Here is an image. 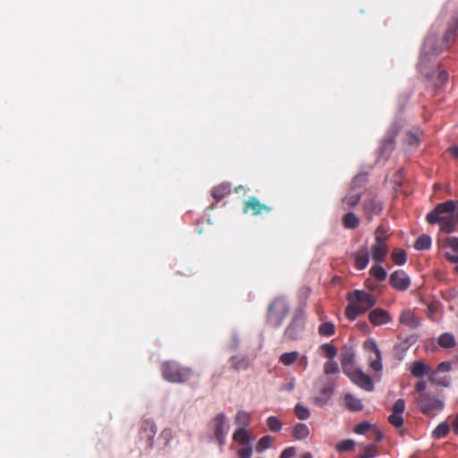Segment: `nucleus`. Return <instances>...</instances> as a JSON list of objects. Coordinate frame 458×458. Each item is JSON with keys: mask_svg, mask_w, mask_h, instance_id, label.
Returning a JSON list of instances; mask_svg holds the SVG:
<instances>
[{"mask_svg": "<svg viewBox=\"0 0 458 458\" xmlns=\"http://www.w3.org/2000/svg\"><path fill=\"white\" fill-rule=\"evenodd\" d=\"M426 220L429 225H438L440 231L451 233L456 230L458 225V209L454 200L439 203L428 213Z\"/></svg>", "mask_w": 458, "mask_h": 458, "instance_id": "1", "label": "nucleus"}, {"mask_svg": "<svg viewBox=\"0 0 458 458\" xmlns=\"http://www.w3.org/2000/svg\"><path fill=\"white\" fill-rule=\"evenodd\" d=\"M348 305L345 309L346 318L353 321L377 303V298L361 290H354L348 293Z\"/></svg>", "mask_w": 458, "mask_h": 458, "instance_id": "2", "label": "nucleus"}, {"mask_svg": "<svg viewBox=\"0 0 458 458\" xmlns=\"http://www.w3.org/2000/svg\"><path fill=\"white\" fill-rule=\"evenodd\" d=\"M161 373L165 380L174 384L187 383L193 376L190 367L182 366L174 360L164 361L161 365Z\"/></svg>", "mask_w": 458, "mask_h": 458, "instance_id": "3", "label": "nucleus"}, {"mask_svg": "<svg viewBox=\"0 0 458 458\" xmlns=\"http://www.w3.org/2000/svg\"><path fill=\"white\" fill-rule=\"evenodd\" d=\"M289 310V305L284 298H276L267 309V323L274 327H279L286 318Z\"/></svg>", "mask_w": 458, "mask_h": 458, "instance_id": "4", "label": "nucleus"}, {"mask_svg": "<svg viewBox=\"0 0 458 458\" xmlns=\"http://www.w3.org/2000/svg\"><path fill=\"white\" fill-rule=\"evenodd\" d=\"M438 55L437 48V39L433 37H428L425 39L421 48L419 67L420 72L428 78L433 75L427 70L428 64Z\"/></svg>", "mask_w": 458, "mask_h": 458, "instance_id": "5", "label": "nucleus"}, {"mask_svg": "<svg viewBox=\"0 0 458 458\" xmlns=\"http://www.w3.org/2000/svg\"><path fill=\"white\" fill-rule=\"evenodd\" d=\"M208 428L213 433V437L218 445L223 446L225 444V437L229 431L226 415L223 412L218 413L208 422Z\"/></svg>", "mask_w": 458, "mask_h": 458, "instance_id": "6", "label": "nucleus"}, {"mask_svg": "<svg viewBox=\"0 0 458 458\" xmlns=\"http://www.w3.org/2000/svg\"><path fill=\"white\" fill-rule=\"evenodd\" d=\"M440 253L449 262L454 264V271L458 272V238L441 237L438 240Z\"/></svg>", "mask_w": 458, "mask_h": 458, "instance_id": "7", "label": "nucleus"}, {"mask_svg": "<svg viewBox=\"0 0 458 458\" xmlns=\"http://www.w3.org/2000/svg\"><path fill=\"white\" fill-rule=\"evenodd\" d=\"M420 411L427 416L433 417L443 409V403L430 394H420L417 398Z\"/></svg>", "mask_w": 458, "mask_h": 458, "instance_id": "8", "label": "nucleus"}, {"mask_svg": "<svg viewBox=\"0 0 458 458\" xmlns=\"http://www.w3.org/2000/svg\"><path fill=\"white\" fill-rule=\"evenodd\" d=\"M305 317L302 310H296L291 323L284 330V336L290 340L298 339L304 329Z\"/></svg>", "mask_w": 458, "mask_h": 458, "instance_id": "9", "label": "nucleus"}, {"mask_svg": "<svg viewBox=\"0 0 458 458\" xmlns=\"http://www.w3.org/2000/svg\"><path fill=\"white\" fill-rule=\"evenodd\" d=\"M157 434V426L153 420L143 419L140 427L139 436L140 440H145L146 447H153L154 437Z\"/></svg>", "mask_w": 458, "mask_h": 458, "instance_id": "10", "label": "nucleus"}, {"mask_svg": "<svg viewBox=\"0 0 458 458\" xmlns=\"http://www.w3.org/2000/svg\"><path fill=\"white\" fill-rule=\"evenodd\" d=\"M271 206L261 203L256 197H250L243 204L242 212L244 214L250 213L252 216H259L263 213L271 212Z\"/></svg>", "mask_w": 458, "mask_h": 458, "instance_id": "11", "label": "nucleus"}, {"mask_svg": "<svg viewBox=\"0 0 458 458\" xmlns=\"http://www.w3.org/2000/svg\"><path fill=\"white\" fill-rule=\"evenodd\" d=\"M390 285L401 292L406 291L411 285V279L403 270H396L390 275Z\"/></svg>", "mask_w": 458, "mask_h": 458, "instance_id": "12", "label": "nucleus"}, {"mask_svg": "<svg viewBox=\"0 0 458 458\" xmlns=\"http://www.w3.org/2000/svg\"><path fill=\"white\" fill-rule=\"evenodd\" d=\"M405 410V401L397 399L393 405L392 413L388 417V421L394 428H401L403 425V413Z\"/></svg>", "mask_w": 458, "mask_h": 458, "instance_id": "13", "label": "nucleus"}, {"mask_svg": "<svg viewBox=\"0 0 458 458\" xmlns=\"http://www.w3.org/2000/svg\"><path fill=\"white\" fill-rule=\"evenodd\" d=\"M351 380L366 391H372L374 388L372 379L361 369L354 370V374H352Z\"/></svg>", "mask_w": 458, "mask_h": 458, "instance_id": "14", "label": "nucleus"}, {"mask_svg": "<svg viewBox=\"0 0 458 458\" xmlns=\"http://www.w3.org/2000/svg\"><path fill=\"white\" fill-rule=\"evenodd\" d=\"M369 320L373 326H382L391 321V317L386 310L376 308L369 314Z\"/></svg>", "mask_w": 458, "mask_h": 458, "instance_id": "15", "label": "nucleus"}, {"mask_svg": "<svg viewBox=\"0 0 458 458\" xmlns=\"http://www.w3.org/2000/svg\"><path fill=\"white\" fill-rule=\"evenodd\" d=\"M352 257L355 268L357 270H363L369 262V250L366 245H363L352 254Z\"/></svg>", "mask_w": 458, "mask_h": 458, "instance_id": "16", "label": "nucleus"}, {"mask_svg": "<svg viewBox=\"0 0 458 458\" xmlns=\"http://www.w3.org/2000/svg\"><path fill=\"white\" fill-rule=\"evenodd\" d=\"M366 346H369V350L374 352V358L369 357V366L370 368L375 370L376 372H379L382 370V356L381 352L376 344L375 341L371 340L369 343H366Z\"/></svg>", "mask_w": 458, "mask_h": 458, "instance_id": "17", "label": "nucleus"}, {"mask_svg": "<svg viewBox=\"0 0 458 458\" xmlns=\"http://www.w3.org/2000/svg\"><path fill=\"white\" fill-rule=\"evenodd\" d=\"M399 322L411 329H415L420 325L419 318L411 310H405L401 313Z\"/></svg>", "mask_w": 458, "mask_h": 458, "instance_id": "18", "label": "nucleus"}, {"mask_svg": "<svg viewBox=\"0 0 458 458\" xmlns=\"http://www.w3.org/2000/svg\"><path fill=\"white\" fill-rule=\"evenodd\" d=\"M388 251L389 249L387 244L374 243L371 248L373 260L377 264L383 263L388 254Z\"/></svg>", "mask_w": 458, "mask_h": 458, "instance_id": "19", "label": "nucleus"}, {"mask_svg": "<svg viewBox=\"0 0 458 458\" xmlns=\"http://www.w3.org/2000/svg\"><path fill=\"white\" fill-rule=\"evenodd\" d=\"M363 207L369 219H370L375 215H378L383 208L382 203L376 199L364 200Z\"/></svg>", "mask_w": 458, "mask_h": 458, "instance_id": "20", "label": "nucleus"}, {"mask_svg": "<svg viewBox=\"0 0 458 458\" xmlns=\"http://www.w3.org/2000/svg\"><path fill=\"white\" fill-rule=\"evenodd\" d=\"M395 132L387 135L381 142L379 147V153L383 157H387L394 148Z\"/></svg>", "mask_w": 458, "mask_h": 458, "instance_id": "21", "label": "nucleus"}, {"mask_svg": "<svg viewBox=\"0 0 458 458\" xmlns=\"http://www.w3.org/2000/svg\"><path fill=\"white\" fill-rule=\"evenodd\" d=\"M231 368L234 370H246L250 366V360L244 355H234L230 359Z\"/></svg>", "mask_w": 458, "mask_h": 458, "instance_id": "22", "label": "nucleus"}, {"mask_svg": "<svg viewBox=\"0 0 458 458\" xmlns=\"http://www.w3.org/2000/svg\"><path fill=\"white\" fill-rule=\"evenodd\" d=\"M231 192V185L229 183H221L213 187L211 194L216 201H220Z\"/></svg>", "mask_w": 458, "mask_h": 458, "instance_id": "23", "label": "nucleus"}, {"mask_svg": "<svg viewBox=\"0 0 458 458\" xmlns=\"http://www.w3.org/2000/svg\"><path fill=\"white\" fill-rule=\"evenodd\" d=\"M361 199V193L352 191L345 197L343 198L342 203L344 208H351L355 207Z\"/></svg>", "mask_w": 458, "mask_h": 458, "instance_id": "24", "label": "nucleus"}, {"mask_svg": "<svg viewBox=\"0 0 458 458\" xmlns=\"http://www.w3.org/2000/svg\"><path fill=\"white\" fill-rule=\"evenodd\" d=\"M343 225L347 229H355L360 225V218L352 212L346 213L342 219Z\"/></svg>", "mask_w": 458, "mask_h": 458, "instance_id": "25", "label": "nucleus"}, {"mask_svg": "<svg viewBox=\"0 0 458 458\" xmlns=\"http://www.w3.org/2000/svg\"><path fill=\"white\" fill-rule=\"evenodd\" d=\"M430 367L420 361H415L412 364L411 372L414 377H421L430 373Z\"/></svg>", "mask_w": 458, "mask_h": 458, "instance_id": "26", "label": "nucleus"}, {"mask_svg": "<svg viewBox=\"0 0 458 458\" xmlns=\"http://www.w3.org/2000/svg\"><path fill=\"white\" fill-rule=\"evenodd\" d=\"M293 435L298 440L306 439L310 435V429L304 423H297L293 428Z\"/></svg>", "mask_w": 458, "mask_h": 458, "instance_id": "27", "label": "nucleus"}, {"mask_svg": "<svg viewBox=\"0 0 458 458\" xmlns=\"http://www.w3.org/2000/svg\"><path fill=\"white\" fill-rule=\"evenodd\" d=\"M345 404L350 411H361L363 405L360 399L356 398L352 394H346L344 397Z\"/></svg>", "mask_w": 458, "mask_h": 458, "instance_id": "28", "label": "nucleus"}, {"mask_svg": "<svg viewBox=\"0 0 458 458\" xmlns=\"http://www.w3.org/2000/svg\"><path fill=\"white\" fill-rule=\"evenodd\" d=\"M369 275L378 282H383L387 277V273L386 269L380 264L377 263L370 267Z\"/></svg>", "mask_w": 458, "mask_h": 458, "instance_id": "29", "label": "nucleus"}, {"mask_svg": "<svg viewBox=\"0 0 458 458\" xmlns=\"http://www.w3.org/2000/svg\"><path fill=\"white\" fill-rule=\"evenodd\" d=\"M391 259L395 265L403 266L406 263L407 253L403 249L395 248L391 253Z\"/></svg>", "mask_w": 458, "mask_h": 458, "instance_id": "30", "label": "nucleus"}, {"mask_svg": "<svg viewBox=\"0 0 458 458\" xmlns=\"http://www.w3.org/2000/svg\"><path fill=\"white\" fill-rule=\"evenodd\" d=\"M437 343L441 347L448 349L455 345V338L450 333H444L438 337Z\"/></svg>", "mask_w": 458, "mask_h": 458, "instance_id": "31", "label": "nucleus"}, {"mask_svg": "<svg viewBox=\"0 0 458 458\" xmlns=\"http://www.w3.org/2000/svg\"><path fill=\"white\" fill-rule=\"evenodd\" d=\"M233 438L235 442L241 444V445H249L250 443V436L248 431L243 428H240L233 433Z\"/></svg>", "mask_w": 458, "mask_h": 458, "instance_id": "32", "label": "nucleus"}, {"mask_svg": "<svg viewBox=\"0 0 458 458\" xmlns=\"http://www.w3.org/2000/svg\"><path fill=\"white\" fill-rule=\"evenodd\" d=\"M299 359V352L297 351L284 352L279 357V362L284 366H291Z\"/></svg>", "mask_w": 458, "mask_h": 458, "instance_id": "33", "label": "nucleus"}, {"mask_svg": "<svg viewBox=\"0 0 458 458\" xmlns=\"http://www.w3.org/2000/svg\"><path fill=\"white\" fill-rule=\"evenodd\" d=\"M450 431V425L447 422L440 423L432 432L435 439H440L447 436Z\"/></svg>", "mask_w": 458, "mask_h": 458, "instance_id": "34", "label": "nucleus"}, {"mask_svg": "<svg viewBox=\"0 0 458 458\" xmlns=\"http://www.w3.org/2000/svg\"><path fill=\"white\" fill-rule=\"evenodd\" d=\"M431 246V238L427 234L420 235L414 243V248L418 250H428Z\"/></svg>", "mask_w": 458, "mask_h": 458, "instance_id": "35", "label": "nucleus"}, {"mask_svg": "<svg viewBox=\"0 0 458 458\" xmlns=\"http://www.w3.org/2000/svg\"><path fill=\"white\" fill-rule=\"evenodd\" d=\"M368 182V174H357L351 182L350 188L351 191H356L359 188L365 186Z\"/></svg>", "mask_w": 458, "mask_h": 458, "instance_id": "36", "label": "nucleus"}, {"mask_svg": "<svg viewBox=\"0 0 458 458\" xmlns=\"http://www.w3.org/2000/svg\"><path fill=\"white\" fill-rule=\"evenodd\" d=\"M389 237L388 230L383 225H379L375 231V243L386 244Z\"/></svg>", "mask_w": 458, "mask_h": 458, "instance_id": "37", "label": "nucleus"}, {"mask_svg": "<svg viewBox=\"0 0 458 458\" xmlns=\"http://www.w3.org/2000/svg\"><path fill=\"white\" fill-rule=\"evenodd\" d=\"M250 416L245 411H239L235 416V424L241 426V428H245L250 425Z\"/></svg>", "mask_w": 458, "mask_h": 458, "instance_id": "38", "label": "nucleus"}, {"mask_svg": "<svg viewBox=\"0 0 458 458\" xmlns=\"http://www.w3.org/2000/svg\"><path fill=\"white\" fill-rule=\"evenodd\" d=\"M318 333L323 336H331L335 333V325L331 322H325L318 327Z\"/></svg>", "mask_w": 458, "mask_h": 458, "instance_id": "39", "label": "nucleus"}, {"mask_svg": "<svg viewBox=\"0 0 458 458\" xmlns=\"http://www.w3.org/2000/svg\"><path fill=\"white\" fill-rule=\"evenodd\" d=\"M438 371H432L429 373V380L438 386H447L449 384V380L446 377H439Z\"/></svg>", "mask_w": 458, "mask_h": 458, "instance_id": "40", "label": "nucleus"}, {"mask_svg": "<svg viewBox=\"0 0 458 458\" xmlns=\"http://www.w3.org/2000/svg\"><path fill=\"white\" fill-rule=\"evenodd\" d=\"M267 425L272 432H278L282 428V423L276 416L268 417L267 420Z\"/></svg>", "mask_w": 458, "mask_h": 458, "instance_id": "41", "label": "nucleus"}, {"mask_svg": "<svg viewBox=\"0 0 458 458\" xmlns=\"http://www.w3.org/2000/svg\"><path fill=\"white\" fill-rule=\"evenodd\" d=\"M294 412L296 417L301 420L309 419L310 415V410L300 403L296 404L294 408Z\"/></svg>", "mask_w": 458, "mask_h": 458, "instance_id": "42", "label": "nucleus"}, {"mask_svg": "<svg viewBox=\"0 0 458 458\" xmlns=\"http://www.w3.org/2000/svg\"><path fill=\"white\" fill-rule=\"evenodd\" d=\"M320 349L323 351L324 352V356L328 358V359H333L336 356L337 354V349L335 346H334L333 344H323L321 346H320Z\"/></svg>", "mask_w": 458, "mask_h": 458, "instance_id": "43", "label": "nucleus"}, {"mask_svg": "<svg viewBox=\"0 0 458 458\" xmlns=\"http://www.w3.org/2000/svg\"><path fill=\"white\" fill-rule=\"evenodd\" d=\"M355 446V442L352 439H346L339 442L336 445V450L338 452H349L352 451Z\"/></svg>", "mask_w": 458, "mask_h": 458, "instance_id": "44", "label": "nucleus"}, {"mask_svg": "<svg viewBox=\"0 0 458 458\" xmlns=\"http://www.w3.org/2000/svg\"><path fill=\"white\" fill-rule=\"evenodd\" d=\"M339 370L338 365L334 360H328L324 364V372L325 374H335Z\"/></svg>", "mask_w": 458, "mask_h": 458, "instance_id": "45", "label": "nucleus"}, {"mask_svg": "<svg viewBox=\"0 0 458 458\" xmlns=\"http://www.w3.org/2000/svg\"><path fill=\"white\" fill-rule=\"evenodd\" d=\"M270 445H271V437L269 436H265L259 440L256 448L259 452H260V451H263V450L268 448L270 446Z\"/></svg>", "mask_w": 458, "mask_h": 458, "instance_id": "46", "label": "nucleus"}, {"mask_svg": "<svg viewBox=\"0 0 458 458\" xmlns=\"http://www.w3.org/2000/svg\"><path fill=\"white\" fill-rule=\"evenodd\" d=\"M448 79V73L445 71H440L437 72V77L435 81V87L437 89H440L442 85H444Z\"/></svg>", "mask_w": 458, "mask_h": 458, "instance_id": "47", "label": "nucleus"}, {"mask_svg": "<svg viewBox=\"0 0 458 458\" xmlns=\"http://www.w3.org/2000/svg\"><path fill=\"white\" fill-rule=\"evenodd\" d=\"M335 385L333 381L328 382L327 386H325L321 390L320 394L325 397V402L329 399V397L334 393Z\"/></svg>", "mask_w": 458, "mask_h": 458, "instance_id": "48", "label": "nucleus"}, {"mask_svg": "<svg viewBox=\"0 0 458 458\" xmlns=\"http://www.w3.org/2000/svg\"><path fill=\"white\" fill-rule=\"evenodd\" d=\"M353 360H354V357H353L352 354H351V353L344 354L343 356L342 360H341V364H342L343 370H347L348 369V366L350 364H352Z\"/></svg>", "mask_w": 458, "mask_h": 458, "instance_id": "49", "label": "nucleus"}, {"mask_svg": "<svg viewBox=\"0 0 458 458\" xmlns=\"http://www.w3.org/2000/svg\"><path fill=\"white\" fill-rule=\"evenodd\" d=\"M365 454L362 456H368V458H373L377 454V448L375 445H369L364 449Z\"/></svg>", "mask_w": 458, "mask_h": 458, "instance_id": "50", "label": "nucleus"}, {"mask_svg": "<svg viewBox=\"0 0 458 458\" xmlns=\"http://www.w3.org/2000/svg\"><path fill=\"white\" fill-rule=\"evenodd\" d=\"M370 428V424L367 421H363L359 423L354 428V432L356 434H365Z\"/></svg>", "mask_w": 458, "mask_h": 458, "instance_id": "51", "label": "nucleus"}, {"mask_svg": "<svg viewBox=\"0 0 458 458\" xmlns=\"http://www.w3.org/2000/svg\"><path fill=\"white\" fill-rule=\"evenodd\" d=\"M438 310V303L437 302H430L427 307V313L429 318L434 319L435 314Z\"/></svg>", "mask_w": 458, "mask_h": 458, "instance_id": "52", "label": "nucleus"}, {"mask_svg": "<svg viewBox=\"0 0 458 458\" xmlns=\"http://www.w3.org/2000/svg\"><path fill=\"white\" fill-rule=\"evenodd\" d=\"M251 454L252 448L250 445L242 447L238 450L239 458H250Z\"/></svg>", "mask_w": 458, "mask_h": 458, "instance_id": "53", "label": "nucleus"}, {"mask_svg": "<svg viewBox=\"0 0 458 458\" xmlns=\"http://www.w3.org/2000/svg\"><path fill=\"white\" fill-rule=\"evenodd\" d=\"M295 454H296L295 448L288 447L281 453L280 458H293L295 456Z\"/></svg>", "mask_w": 458, "mask_h": 458, "instance_id": "54", "label": "nucleus"}, {"mask_svg": "<svg viewBox=\"0 0 458 458\" xmlns=\"http://www.w3.org/2000/svg\"><path fill=\"white\" fill-rule=\"evenodd\" d=\"M451 363L449 361H442L438 364L437 369L435 371L440 372H448L451 370Z\"/></svg>", "mask_w": 458, "mask_h": 458, "instance_id": "55", "label": "nucleus"}, {"mask_svg": "<svg viewBox=\"0 0 458 458\" xmlns=\"http://www.w3.org/2000/svg\"><path fill=\"white\" fill-rule=\"evenodd\" d=\"M296 362L298 363V366L301 367L302 369H306L309 364L308 357L306 355L299 354V359L297 360Z\"/></svg>", "mask_w": 458, "mask_h": 458, "instance_id": "56", "label": "nucleus"}, {"mask_svg": "<svg viewBox=\"0 0 458 458\" xmlns=\"http://www.w3.org/2000/svg\"><path fill=\"white\" fill-rule=\"evenodd\" d=\"M426 386H427V384L425 381H419L416 386H415V391L417 393H419V395L420 394H426L425 393V389H426Z\"/></svg>", "mask_w": 458, "mask_h": 458, "instance_id": "57", "label": "nucleus"}, {"mask_svg": "<svg viewBox=\"0 0 458 458\" xmlns=\"http://www.w3.org/2000/svg\"><path fill=\"white\" fill-rule=\"evenodd\" d=\"M161 436L169 442L173 437V433L171 428H165L162 431Z\"/></svg>", "mask_w": 458, "mask_h": 458, "instance_id": "58", "label": "nucleus"}, {"mask_svg": "<svg viewBox=\"0 0 458 458\" xmlns=\"http://www.w3.org/2000/svg\"><path fill=\"white\" fill-rule=\"evenodd\" d=\"M445 40H450V39H454L455 38V28H450L446 33H445Z\"/></svg>", "mask_w": 458, "mask_h": 458, "instance_id": "59", "label": "nucleus"}, {"mask_svg": "<svg viewBox=\"0 0 458 458\" xmlns=\"http://www.w3.org/2000/svg\"><path fill=\"white\" fill-rule=\"evenodd\" d=\"M452 429L454 434L458 435V415H456L452 421Z\"/></svg>", "mask_w": 458, "mask_h": 458, "instance_id": "60", "label": "nucleus"}, {"mask_svg": "<svg viewBox=\"0 0 458 458\" xmlns=\"http://www.w3.org/2000/svg\"><path fill=\"white\" fill-rule=\"evenodd\" d=\"M356 369H357L353 368V363H352L348 366L347 370H343V371L351 378L352 374H354V370H356Z\"/></svg>", "mask_w": 458, "mask_h": 458, "instance_id": "61", "label": "nucleus"}, {"mask_svg": "<svg viewBox=\"0 0 458 458\" xmlns=\"http://www.w3.org/2000/svg\"><path fill=\"white\" fill-rule=\"evenodd\" d=\"M294 386H295V383H294V380L293 379L291 382H289L287 385H285L284 386V389L291 392L294 389Z\"/></svg>", "mask_w": 458, "mask_h": 458, "instance_id": "62", "label": "nucleus"}, {"mask_svg": "<svg viewBox=\"0 0 458 458\" xmlns=\"http://www.w3.org/2000/svg\"><path fill=\"white\" fill-rule=\"evenodd\" d=\"M450 151L454 157H455V158L458 157V146H456V145L452 146L450 148Z\"/></svg>", "mask_w": 458, "mask_h": 458, "instance_id": "63", "label": "nucleus"}, {"mask_svg": "<svg viewBox=\"0 0 458 458\" xmlns=\"http://www.w3.org/2000/svg\"><path fill=\"white\" fill-rule=\"evenodd\" d=\"M301 458H313V457H312V454L310 452H308V453L303 454L301 455Z\"/></svg>", "mask_w": 458, "mask_h": 458, "instance_id": "64", "label": "nucleus"}]
</instances>
